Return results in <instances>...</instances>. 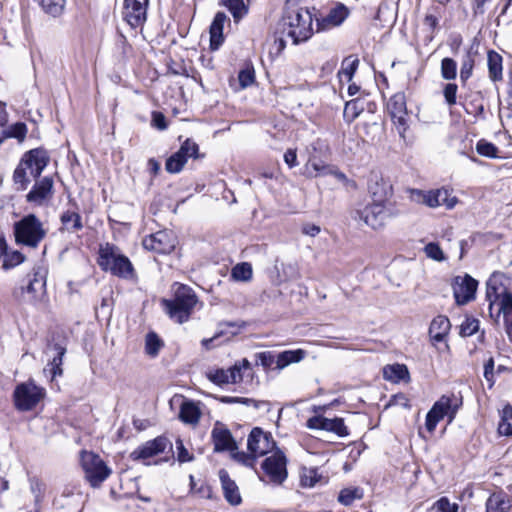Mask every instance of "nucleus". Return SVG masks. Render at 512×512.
I'll list each match as a JSON object with an SVG mask.
<instances>
[{"label":"nucleus","mask_w":512,"mask_h":512,"mask_svg":"<svg viewBox=\"0 0 512 512\" xmlns=\"http://www.w3.org/2000/svg\"><path fill=\"white\" fill-rule=\"evenodd\" d=\"M49 161L50 157L45 149H31L23 154L13 173V183L17 191H24L28 188L31 182L28 170L29 175L36 180L26 195V201L35 206H47L54 196V181L51 177L37 180Z\"/></svg>","instance_id":"nucleus-1"},{"label":"nucleus","mask_w":512,"mask_h":512,"mask_svg":"<svg viewBox=\"0 0 512 512\" xmlns=\"http://www.w3.org/2000/svg\"><path fill=\"white\" fill-rule=\"evenodd\" d=\"M486 299L489 302V313L495 322L503 319L505 331L512 340V293L502 282L500 274H493L486 283Z\"/></svg>","instance_id":"nucleus-2"},{"label":"nucleus","mask_w":512,"mask_h":512,"mask_svg":"<svg viewBox=\"0 0 512 512\" xmlns=\"http://www.w3.org/2000/svg\"><path fill=\"white\" fill-rule=\"evenodd\" d=\"M282 33L294 45L307 41L313 35V16L306 7L287 2L280 22Z\"/></svg>","instance_id":"nucleus-3"},{"label":"nucleus","mask_w":512,"mask_h":512,"mask_svg":"<svg viewBox=\"0 0 512 512\" xmlns=\"http://www.w3.org/2000/svg\"><path fill=\"white\" fill-rule=\"evenodd\" d=\"M13 233L18 245L36 249L46 238L48 228L35 214H27L14 223Z\"/></svg>","instance_id":"nucleus-4"},{"label":"nucleus","mask_w":512,"mask_h":512,"mask_svg":"<svg viewBox=\"0 0 512 512\" xmlns=\"http://www.w3.org/2000/svg\"><path fill=\"white\" fill-rule=\"evenodd\" d=\"M197 302L198 298L193 289L181 284L175 289L174 299H163L162 305L173 321L182 324L190 318Z\"/></svg>","instance_id":"nucleus-5"},{"label":"nucleus","mask_w":512,"mask_h":512,"mask_svg":"<svg viewBox=\"0 0 512 512\" xmlns=\"http://www.w3.org/2000/svg\"><path fill=\"white\" fill-rule=\"evenodd\" d=\"M98 263L103 270L110 271L113 275L118 277L132 278L134 275L130 260L119 253L116 247L109 244L100 249Z\"/></svg>","instance_id":"nucleus-6"},{"label":"nucleus","mask_w":512,"mask_h":512,"mask_svg":"<svg viewBox=\"0 0 512 512\" xmlns=\"http://www.w3.org/2000/svg\"><path fill=\"white\" fill-rule=\"evenodd\" d=\"M462 405V400L454 394L443 395L436 401L426 415L425 427L428 432L433 433L437 424L445 417H449V423L456 416L458 408Z\"/></svg>","instance_id":"nucleus-7"},{"label":"nucleus","mask_w":512,"mask_h":512,"mask_svg":"<svg viewBox=\"0 0 512 512\" xmlns=\"http://www.w3.org/2000/svg\"><path fill=\"white\" fill-rule=\"evenodd\" d=\"M45 395V389L36 385L34 380L30 379L15 387L13 392L14 406L20 412L31 411L44 399Z\"/></svg>","instance_id":"nucleus-8"},{"label":"nucleus","mask_w":512,"mask_h":512,"mask_svg":"<svg viewBox=\"0 0 512 512\" xmlns=\"http://www.w3.org/2000/svg\"><path fill=\"white\" fill-rule=\"evenodd\" d=\"M85 478L93 487L99 486L111 474V469L98 454L91 451H82L80 458Z\"/></svg>","instance_id":"nucleus-9"},{"label":"nucleus","mask_w":512,"mask_h":512,"mask_svg":"<svg viewBox=\"0 0 512 512\" xmlns=\"http://www.w3.org/2000/svg\"><path fill=\"white\" fill-rule=\"evenodd\" d=\"M411 198L431 208L444 205L448 209H452L457 203L456 197H451L449 191L446 189H437L427 192L413 189L411 190Z\"/></svg>","instance_id":"nucleus-10"},{"label":"nucleus","mask_w":512,"mask_h":512,"mask_svg":"<svg viewBox=\"0 0 512 512\" xmlns=\"http://www.w3.org/2000/svg\"><path fill=\"white\" fill-rule=\"evenodd\" d=\"M359 218L369 227L378 229L384 226L387 218L394 214L381 201L366 205L358 212Z\"/></svg>","instance_id":"nucleus-11"},{"label":"nucleus","mask_w":512,"mask_h":512,"mask_svg":"<svg viewBox=\"0 0 512 512\" xmlns=\"http://www.w3.org/2000/svg\"><path fill=\"white\" fill-rule=\"evenodd\" d=\"M262 469L275 484H281L287 478V459L284 453L276 450L262 463Z\"/></svg>","instance_id":"nucleus-12"},{"label":"nucleus","mask_w":512,"mask_h":512,"mask_svg":"<svg viewBox=\"0 0 512 512\" xmlns=\"http://www.w3.org/2000/svg\"><path fill=\"white\" fill-rule=\"evenodd\" d=\"M275 442L270 433L264 432L261 428L252 429L247 439V449L256 458L271 452Z\"/></svg>","instance_id":"nucleus-13"},{"label":"nucleus","mask_w":512,"mask_h":512,"mask_svg":"<svg viewBox=\"0 0 512 512\" xmlns=\"http://www.w3.org/2000/svg\"><path fill=\"white\" fill-rule=\"evenodd\" d=\"M478 282L470 275L456 276L452 282L453 295L458 305H465L475 298Z\"/></svg>","instance_id":"nucleus-14"},{"label":"nucleus","mask_w":512,"mask_h":512,"mask_svg":"<svg viewBox=\"0 0 512 512\" xmlns=\"http://www.w3.org/2000/svg\"><path fill=\"white\" fill-rule=\"evenodd\" d=\"M145 249L159 254H169L176 246V237L170 231L162 230L143 239Z\"/></svg>","instance_id":"nucleus-15"},{"label":"nucleus","mask_w":512,"mask_h":512,"mask_svg":"<svg viewBox=\"0 0 512 512\" xmlns=\"http://www.w3.org/2000/svg\"><path fill=\"white\" fill-rule=\"evenodd\" d=\"M149 0H124L123 18L132 27L143 26L147 18Z\"/></svg>","instance_id":"nucleus-16"},{"label":"nucleus","mask_w":512,"mask_h":512,"mask_svg":"<svg viewBox=\"0 0 512 512\" xmlns=\"http://www.w3.org/2000/svg\"><path fill=\"white\" fill-rule=\"evenodd\" d=\"M387 109L393 119V122L397 128L399 135L401 137H404V134L408 127L407 109L404 94L397 93L393 95L387 103Z\"/></svg>","instance_id":"nucleus-17"},{"label":"nucleus","mask_w":512,"mask_h":512,"mask_svg":"<svg viewBox=\"0 0 512 512\" xmlns=\"http://www.w3.org/2000/svg\"><path fill=\"white\" fill-rule=\"evenodd\" d=\"M307 427L310 429H321L333 432L339 437H346L349 435V431L344 424V420L338 417L329 419L321 415L313 416L307 420Z\"/></svg>","instance_id":"nucleus-18"},{"label":"nucleus","mask_w":512,"mask_h":512,"mask_svg":"<svg viewBox=\"0 0 512 512\" xmlns=\"http://www.w3.org/2000/svg\"><path fill=\"white\" fill-rule=\"evenodd\" d=\"M27 295V301L36 303L42 301L46 293V272L42 268H35L33 279H31L24 289Z\"/></svg>","instance_id":"nucleus-19"},{"label":"nucleus","mask_w":512,"mask_h":512,"mask_svg":"<svg viewBox=\"0 0 512 512\" xmlns=\"http://www.w3.org/2000/svg\"><path fill=\"white\" fill-rule=\"evenodd\" d=\"M169 441L165 437H157L153 440L147 441L142 446L138 447L131 453V457L134 460L148 459L163 453L168 446Z\"/></svg>","instance_id":"nucleus-20"},{"label":"nucleus","mask_w":512,"mask_h":512,"mask_svg":"<svg viewBox=\"0 0 512 512\" xmlns=\"http://www.w3.org/2000/svg\"><path fill=\"white\" fill-rule=\"evenodd\" d=\"M211 436L215 452H233L237 450V445L231 432L223 425L217 423L212 430Z\"/></svg>","instance_id":"nucleus-21"},{"label":"nucleus","mask_w":512,"mask_h":512,"mask_svg":"<svg viewBox=\"0 0 512 512\" xmlns=\"http://www.w3.org/2000/svg\"><path fill=\"white\" fill-rule=\"evenodd\" d=\"M207 378L216 385L236 384L242 381L243 375L239 366H232L228 369H216L207 373Z\"/></svg>","instance_id":"nucleus-22"},{"label":"nucleus","mask_w":512,"mask_h":512,"mask_svg":"<svg viewBox=\"0 0 512 512\" xmlns=\"http://www.w3.org/2000/svg\"><path fill=\"white\" fill-rule=\"evenodd\" d=\"M229 18L224 12H217L210 25V48L217 50L224 42L223 29Z\"/></svg>","instance_id":"nucleus-23"},{"label":"nucleus","mask_w":512,"mask_h":512,"mask_svg":"<svg viewBox=\"0 0 512 512\" xmlns=\"http://www.w3.org/2000/svg\"><path fill=\"white\" fill-rule=\"evenodd\" d=\"M451 328L450 320L444 315L435 317L429 327V335L436 342L443 341Z\"/></svg>","instance_id":"nucleus-24"},{"label":"nucleus","mask_w":512,"mask_h":512,"mask_svg":"<svg viewBox=\"0 0 512 512\" xmlns=\"http://www.w3.org/2000/svg\"><path fill=\"white\" fill-rule=\"evenodd\" d=\"M331 165L327 164L324 160L317 155V148L313 146V152L309 154L306 169L310 177L326 176L328 175V168Z\"/></svg>","instance_id":"nucleus-25"},{"label":"nucleus","mask_w":512,"mask_h":512,"mask_svg":"<svg viewBox=\"0 0 512 512\" xmlns=\"http://www.w3.org/2000/svg\"><path fill=\"white\" fill-rule=\"evenodd\" d=\"M219 476L226 500L232 505L240 504L241 496L235 482L230 479L228 473L225 470H220Z\"/></svg>","instance_id":"nucleus-26"},{"label":"nucleus","mask_w":512,"mask_h":512,"mask_svg":"<svg viewBox=\"0 0 512 512\" xmlns=\"http://www.w3.org/2000/svg\"><path fill=\"white\" fill-rule=\"evenodd\" d=\"M61 231L76 233L83 228L82 218L79 213L71 210L64 211L60 216Z\"/></svg>","instance_id":"nucleus-27"},{"label":"nucleus","mask_w":512,"mask_h":512,"mask_svg":"<svg viewBox=\"0 0 512 512\" xmlns=\"http://www.w3.org/2000/svg\"><path fill=\"white\" fill-rule=\"evenodd\" d=\"M305 355L306 352L302 349L283 351L276 357V368L282 370L292 363H298L304 359Z\"/></svg>","instance_id":"nucleus-28"},{"label":"nucleus","mask_w":512,"mask_h":512,"mask_svg":"<svg viewBox=\"0 0 512 512\" xmlns=\"http://www.w3.org/2000/svg\"><path fill=\"white\" fill-rule=\"evenodd\" d=\"M219 5L226 7L235 23L240 22L248 13V6L243 0H220Z\"/></svg>","instance_id":"nucleus-29"},{"label":"nucleus","mask_w":512,"mask_h":512,"mask_svg":"<svg viewBox=\"0 0 512 512\" xmlns=\"http://www.w3.org/2000/svg\"><path fill=\"white\" fill-rule=\"evenodd\" d=\"M179 417L184 423L197 424L201 417V412L194 402L185 401L181 405Z\"/></svg>","instance_id":"nucleus-30"},{"label":"nucleus","mask_w":512,"mask_h":512,"mask_svg":"<svg viewBox=\"0 0 512 512\" xmlns=\"http://www.w3.org/2000/svg\"><path fill=\"white\" fill-rule=\"evenodd\" d=\"M57 351L56 356L53 357L52 361H50L47 366L43 369L44 374H50L51 380H53L56 376L62 375V363L63 356L66 352L65 348L57 345L55 346Z\"/></svg>","instance_id":"nucleus-31"},{"label":"nucleus","mask_w":512,"mask_h":512,"mask_svg":"<svg viewBox=\"0 0 512 512\" xmlns=\"http://www.w3.org/2000/svg\"><path fill=\"white\" fill-rule=\"evenodd\" d=\"M489 77L492 81L502 79V56L495 51H489L487 57Z\"/></svg>","instance_id":"nucleus-32"},{"label":"nucleus","mask_w":512,"mask_h":512,"mask_svg":"<svg viewBox=\"0 0 512 512\" xmlns=\"http://www.w3.org/2000/svg\"><path fill=\"white\" fill-rule=\"evenodd\" d=\"M383 373L384 378L392 382H399L401 380L409 379V371L403 364L386 366L383 370Z\"/></svg>","instance_id":"nucleus-33"},{"label":"nucleus","mask_w":512,"mask_h":512,"mask_svg":"<svg viewBox=\"0 0 512 512\" xmlns=\"http://www.w3.org/2000/svg\"><path fill=\"white\" fill-rule=\"evenodd\" d=\"M359 59L353 56L345 58L342 62L338 76L341 82H350L358 68Z\"/></svg>","instance_id":"nucleus-34"},{"label":"nucleus","mask_w":512,"mask_h":512,"mask_svg":"<svg viewBox=\"0 0 512 512\" xmlns=\"http://www.w3.org/2000/svg\"><path fill=\"white\" fill-rule=\"evenodd\" d=\"M498 432L504 436L512 435V406L510 404H506L501 411Z\"/></svg>","instance_id":"nucleus-35"},{"label":"nucleus","mask_w":512,"mask_h":512,"mask_svg":"<svg viewBox=\"0 0 512 512\" xmlns=\"http://www.w3.org/2000/svg\"><path fill=\"white\" fill-rule=\"evenodd\" d=\"M285 48V40L273 36L265 41L263 50L267 52L269 59L272 61L275 57L279 56Z\"/></svg>","instance_id":"nucleus-36"},{"label":"nucleus","mask_w":512,"mask_h":512,"mask_svg":"<svg viewBox=\"0 0 512 512\" xmlns=\"http://www.w3.org/2000/svg\"><path fill=\"white\" fill-rule=\"evenodd\" d=\"M363 497V491L359 487H348L340 491L338 501L345 506L351 505L355 500H360Z\"/></svg>","instance_id":"nucleus-37"},{"label":"nucleus","mask_w":512,"mask_h":512,"mask_svg":"<svg viewBox=\"0 0 512 512\" xmlns=\"http://www.w3.org/2000/svg\"><path fill=\"white\" fill-rule=\"evenodd\" d=\"M347 16L348 9L343 4H339L329 11L324 21L331 26H338L347 18Z\"/></svg>","instance_id":"nucleus-38"},{"label":"nucleus","mask_w":512,"mask_h":512,"mask_svg":"<svg viewBox=\"0 0 512 512\" xmlns=\"http://www.w3.org/2000/svg\"><path fill=\"white\" fill-rule=\"evenodd\" d=\"M509 509L508 503L502 494H492L486 502V512H506Z\"/></svg>","instance_id":"nucleus-39"},{"label":"nucleus","mask_w":512,"mask_h":512,"mask_svg":"<svg viewBox=\"0 0 512 512\" xmlns=\"http://www.w3.org/2000/svg\"><path fill=\"white\" fill-rule=\"evenodd\" d=\"M163 347V341L159 338V336L150 332L146 335L145 339V352L147 355L151 357H156Z\"/></svg>","instance_id":"nucleus-40"},{"label":"nucleus","mask_w":512,"mask_h":512,"mask_svg":"<svg viewBox=\"0 0 512 512\" xmlns=\"http://www.w3.org/2000/svg\"><path fill=\"white\" fill-rule=\"evenodd\" d=\"M252 273V266L247 262L239 263L231 270V276L236 281H249Z\"/></svg>","instance_id":"nucleus-41"},{"label":"nucleus","mask_w":512,"mask_h":512,"mask_svg":"<svg viewBox=\"0 0 512 512\" xmlns=\"http://www.w3.org/2000/svg\"><path fill=\"white\" fill-rule=\"evenodd\" d=\"M27 126L23 122H17L4 130V138H15L22 143L27 135Z\"/></svg>","instance_id":"nucleus-42"},{"label":"nucleus","mask_w":512,"mask_h":512,"mask_svg":"<svg viewBox=\"0 0 512 512\" xmlns=\"http://www.w3.org/2000/svg\"><path fill=\"white\" fill-rule=\"evenodd\" d=\"M42 9L54 17L62 14L65 7V0H38Z\"/></svg>","instance_id":"nucleus-43"},{"label":"nucleus","mask_w":512,"mask_h":512,"mask_svg":"<svg viewBox=\"0 0 512 512\" xmlns=\"http://www.w3.org/2000/svg\"><path fill=\"white\" fill-rule=\"evenodd\" d=\"M3 259V268L10 269L14 268L25 261V256L23 253L17 250L8 251L6 249Z\"/></svg>","instance_id":"nucleus-44"},{"label":"nucleus","mask_w":512,"mask_h":512,"mask_svg":"<svg viewBox=\"0 0 512 512\" xmlns=\"http://www.w3.org/2000/svg\"><path fill=\"white\" fill-rule=\"evenodd\" d=\"M441 76L445 80H454L457 76V63L452 58H444L441 61Z\"/></svg>","instance_id":"nucleus-45"},{"label":"nucleus","mask_w":512,"mask_h":512,"mask_svg":"<svg viewBox=\"0 0 512 512\" xmlns=\"http://www.w3.org/2000/svg\"><path fill=\"white\" fill-rule=\"evenodd\" d=\"M186 162V158L181 156V154L178 152H175L167 159L165 168L169 173H179L183 169Z\"/></svg>","instance_id":"nucleus-46"},{"label":"nucleus","mask_w":512,"mask_h":512,"mask_svg":"<svg viewBox=\"0 0 512 512\" xmlns=\"http://www.w3.org/2000/svg\"><path fill=\"white\" fill-rule=\"evenodd\" d=\"M363 109L364 108L362 105H360L359 99L348 101L344 107V117L347 119V121L351 122L360 115Z\"/></svg>","instance_id":"nucleus-47"},{"label":"nucleus","mask_w":512,"mask_h":512,"mask_svg":"<svg viewBox=\"0 0 512 512\" xmlns=\"http://www.w3.org/2000/svg\"><path fill=\"white\" fill-rule=\"evenodd\" d=\"M181 156L188 160L189 158H197L199 152V146L196 142L186 139L179 150L177 151Z\"/></svg>","instance_id":"nucleus-48"},{"label":"nucleus","mask_w":512,"mask_h":512,"mask_svg":"<svg viewBox=\"0 0 512 512\" xmlns=\"http://www.w3.org/2000/svg\"><path fill=\"white\" fill-rule=\"evenodd\" d=\"M479 329V320L473 317H467L460 326V335L469 337L475 334Z\"/></svg>","instance_id":"nucleus-49"},{"label":"nucleus","mask_w":512,"mask_h":512,"mask_svg":"<svg viewBox=\"0 0 512 512\" xmlns=\"http://www.w3.org/2000/svg\"><path fill=\"white\" fill-rule=\"evenodd\" d=\"M476 151L482 156L494 158L497 156L498 148L490 142L480 140L476 144Z\"/></svg>","instance_id":"nucleus-50"},{"label":"nucleus","mask_w":512,"mask_h":512,"mask_svg":"<svg viewBox=\"0 0 512 512\" xmlns=\"http://www.w3.org/2000/svg\"><path fill=\"white\" fill-rule=\"evenodd\" d=\"M232 458L237 461L238 463H241L242 465L250 468H254L256 464V457L253 456L250 452L247 454L243 451H236L234 450L231 452Z\"/></svg>","instance_id":"nucleus-51"},{"label":"nucleus","mask_w":512,"mask_h":512,"mask_svg":"<svg viewBox=\"0 0 512 512\" xmlns=\"http://www.w3.org/2000/svg\"><path fill=\"white\" fill-rule=\"evenodd\" d=\"M424 252L428 258L438 262L446 259L440 246L434 242L428 243L424 248Z\"/></svg>","instance_id":"nucleus-52"},{"label":"nucleus","mask_w":512,"mask_h":512,"mask_svg":"<svg viewBox=\"0 0 512 512\" xmlns=\"http://www.w3.org/2000/svg\"><path fill=\"white\" fill-rule=\"evenodd\" d=\"M30 490L35 497L36 505L41 502L44 492H45V484L38 478L33 477L30 479Z\"/></svg>","instance_id":"nucleus-53"},{"label":"nucleus","mask_w":512,"mask_h":512,"mask_svg":"<svg viewBox=\"0 0 512 512\" xmlns=\"http://www.w3.org/2000/svg\"><path fill=\"white\" fill-rule=\"evenodd\" d=\"M457 90L458 87L454 83H447L443 88V96L445 98V102L449 106H454L457 102Z\"/></svg>","instance_id":"nucleus-54"},{"label":"nucleus","mask_w":512,"mask_h":512,"mask_svg":"<svg viewBox=\"0 0 512 512\" xmlns=\"http://www.w3.org/2000/svg\"><path fill=\"white\" fill-rule=\"evenodd\" d=\"M458 504L451 503L447 497L440 498L435 504L436 512H458Z\"/></svg>","instance_id":"nucleus-55"},{"label":"nucleus","mask_w":512,"mask_h":512,"mask_svg":"<svg viewBox=\"0 0 512 512\" xmlns=\"http://www.w3.org/2000/svg\"><path fill=\"white\" fill-rule=\"evenodd\" d=\"M256 363L264 368H270L274 363L276 364V357L272 352H260L255 355Z\"/></svg>","instance_id":"nucleus-56"},{"label":"nucleus","mask_w":512,"mask_h":512,"mask_svg":"<svg viewBox=\"0 0 512 512\" xmlns=\"http://www.w3.org/2000/svg\"><path fill=\"white\" fill-rule=\"evenodd\" d=\"M473 67V59L470 56H467L466 59L462 62L460 69V78L463 83H465L471 77Z\"/></svg>","instance_id":"nucleus-57"},{"label":"nucleus","mask_w":512,"mask_h":512,"mask_svg":"<svg viewBox=\"0 0 512 512\" xmlns=\"http://www.w3.org/2000/svg\"><path fill=\"white\" fill-rule=\"evenodd\" d=\"M318 482L317 472L314 469H305L301 476V484L305 487H313Z\"/></svg>","instance_id":"nucleus-58"},{"label":"nucleus","mask_w":512,"mask_h":512,"mask_svg":"<svg viewBox=\"0 0 512 512\" xmlns=\"http://www.w3.org/2000/svg\"><path fill=\"white\" fill-rule=\"evenodd\" d=\"M177 448V458L181 463L189 462L193 460V456L188 452V450L184 447L182 440L178 439L176 441Z\"/></svg>","instance_id":"nucleus-59"},{"label":"nucleus","mask_w":512,"mask_h":512,"mask_svg":"<svg viewBox=\"0 0 512 512\" xmlns=\"http://www.w3.org/2000/svg\"><path fill=\"white\" fill-rule=\"evenodd\" d=\"M242 88H246L254 82V71L250 69L241 70L238 75Z\"/></svg>","instance_id":"nucleus-60"},{"label":"nucleus","mask_w":512,"mask_h":512,"mask_svg":"<svg viewBox=\"0 0 512 512\" xmlns=\"http://www.w3.org/2000/svg\"><path fill=\"white\" fill-rule=\"evenodd\" d=\"M389 406H399L406 409H409L411 407L409 398L402 393L392 396V398L389 401Z\"/></svg>","instance_id":"nucleus-61"},{"label":"nucleus","mask_w":512,"mask_h":512,"mask_svg":"<svg viewBox=\"0 0 512 512\" xmlns=\"http://www.w3.org/2000/svg\"><path fill=\"white\" fill-rule=\"evenodd\" d=\"M328 170H329L328 175H333L338 181L342 182L346 186H349V185L355 186L354 181L348 179L347 176L343 172H341L340 170L337 169V167L331 165L328 168Z\"/></svg>","instance_id":"nucleus-62"},{"label":"nucleus","mask_w":512,"mask_h":512,"mask_svg":"<svg viewBox=\"0 0 512 512\" xmlns=\"http://www.w3.org/2000/svg\"><path fill=\"white\" fill-rule=\"evenodd\" d=\"M152 123L156 128L160 130L167 128L165 116L161 112H153Z\"/></svg>","instance_id":"nucleus-63"},{"label":"nucleus","mask_w":512,"mask_h":512,"mask_svg":"<svg viewBox=\"0 0 512 512\" xmlns=\"http://www.w3.org/2000/svg\"><path fill=\"white\" fill-rule=\"evenodd\" d=\"M284 161L290 168L297 166L296 150L288 149L284 154Z\"/></svg>","instance_id":"nucleus-64"}]
</instances>
